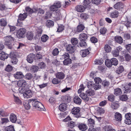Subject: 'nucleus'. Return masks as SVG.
I'll return each instance as SVG.
<instances>
[{
  "label": "nucleus",
  "instance_id": "1",
  "mask_svg": "<svg viewBox=\"0 0 131 131\" xmlns=\"http://www.w3.org/2000/svg\"><path fill=\"white\" fill-rule=\"evenodd\" d=\"M5 41L4 44L6 45L8 48L12 49L13 44L12 43L14 41V38L11 36L5 37L4 38Z\"/></svg>",
  "mask_w": 131,
  "mask_h": 131
},
{
  "label": "nucleus",
  "instance_id": "2",
  "mask_svg": "<svg viewBox=\"0 0 131 131\" xmlns=\"http://www.w3.org/2000/svg\"><path fill=\"white\" fill-rule=\"evenodd\" d=\"M32 104V106L35 107L38 110L40 111H45L46 110L42 104L40 102L38 101H36V100H33Z\"/></svg>",
  "mask_w": 131,
  "mask_h": 131
},
{
  "label": "nucleus",
  "instance_id": "3",
  "mask_svg": "<svg viewBox=\"0 0 131 131\" xmlns=\"http://www.w3.org/2000/svg\"><path fill=\"white\" fill-rule=\"evenodd\" d=\"M80 108L78 107H74L71 110V112L75 117L79 118L81 116L80 113Z\"/></svg>",
  "mask_w": 131,
  "mask_h": 131
},
{
  "label": "nucleus",
  "instance_id": "4",
  "mask_svg": "<svg viewBox=\"0 0 131 131\" xmlns=\"http://www.w3.org/2000/svg\"><path fill=\"white\" fill-rule=\"evenodd\" d=\"M67 51L69 53H72L74 52L75 50V47L73 45L69 44L67 45L66 47Z\"/></svg>",
  "mask_w": 131,
  "mask_h": 131
},
{
  "label": "nucleus",
  "instance_id": "5",
  "mask_svg": "<svg viewBox=\"0 0 131 131\" xmlns=\"http://www.w3.org/2000/svg\"><path fill=\"white\" fill-rule=\"evenodd\" d=\"M26 32V30L24 28L19 29L17 32L16 35L17 37L18 38H23Z\"/></svg>",
  "mask_w": 131,
  "mask_h": 131
},
{
  "label": "nucleus",
  "instance_id": "6",
  "mask_svg": "<svg viewBox=\"0 0 131 131\" xmlns=\"http://www.w3.org/2000/svg\"><path fill=\"white\" fill-rule=\"evenodd\" d=\"M126 119L125 121V123L128 125L131 124V113H128L125 115Z\"/></svg>",
  "mask_w": 131,
  "mask_h": 131
},
{
  "label": "nucleus",
  "instance_id": "7",
  "mask_svg": "<svg viewBox=\"0 0 131 131\" xmlns=\"http://www.w3.org/2000/svg\"><path fill=\"white\" fill-rule=\"evenodd\" d=\"M35 57V54L32 53H30L27 56V60L28 62L32 63Z\"/></svg>",
  "mask_w": 131,
  "mask_h": 131
},
{
  "label": "nucleus",
  "instance_id": "8",
  "mask_svg": "<svg viewBox=\"0 0 131 131\" xmlns=\"http://www.w3.org/2000/svg\"><path fill=\"white\" fill-rule=\"evenodd\" d=\"M14 76L16 79H21L24 77V76L23 73L20 71L17 72L14 74Z\"/></svg>",
  "mask_w": 131,
  "mask_h": 131
},
{
  "label": "nucleus",
  "instance_id": "9",
  "mask_svg": "<svg viewBox=\"0 0 131 131\" xmlns=\"http://www.w3.org/2000/svg\"><path fill=\"white\" fill-rule=\"evenodd\" d=\"M32 92L30 90L26 91L23 94L24 97L27 98H30L32 96Z\"/></svg>",
  "mask_w": 131,
  "mask_h": 131
},
{
  "label": "nucleus",
  "instance_id": "10",
  "mask_svg": "<svg viewBox=\"0 0 131 131\" xmlns=\"http://www.w3.org/2000/svg\"><path fill=\"white\" fill-rule=\"evenodd\" d=\"M32 99H29L27 101H25L24 102L23 105L26 110H28L30 108V106L29 103H32Z\"/></svg>",
  "mask_w": 131,
  "mask_h": 131
},
{
  "label": "nucleus",
  "instance_id": "11",
  "mask_svg": "<svg viewBox=\"0 0 131 131\" xmlns=\"http://www.w3.org/2000/svg\"><path fill=\"white\" fill-rule=\"evenodd\" d=\"M122 48L121 47H118L114 50L112 51V53L114 57H117L119 56V50H122Z\"/></svg>",
  "mask_w": 131,
  "mask_h": 131
},
{
  "label": "nucleus",
  "instance_id": "12",
  "mask_svg": "<svg viewBox=\"0 0 131 131\" xmlns=\"http://www.w3.org/2000/svg\"><path fill=\"white\" fill-rule=\"evenodd\" d=\"M27 16V14L26 13H24L23 14H20L17 20L18 24L19 23L20 20H23Z\"/></svg>",
  "mask_w": 131,
  "mask_h": 131
},
{
  "label": "nucleus",
  "instance_id": "13",
  "mask_svg": "<svg viewBox=\"0 0 131 131\" xmlns=\"http://www.w3.org/2000/svg\"><path fill=\"white\" fill-rule=\"evenodd\" d=\"M114 119L116 121L120 122L122 118V116L121 114L118 112L115 113Z\"/></svg>",
  "mask_w": 131,
  "mask_h": 131
},
{
  "label": "nucleus",
  "instance_id": "14",
  "mask_svg": "<svg viewBox=\"0 0 131 131\" xmlns=\"http://www.w3.org/2000/svg\"><path fill=\"white\" fill-rule=\"evenodd\" d=\"M26 81L24 80L18 81L17 83V85L19 87H25L26 85Z\"/></svg>",
  "mask_w": 131,
  "mask_h": 131
},
{
  "label": "nucleus",
  "instance_id": "15",
  "mask_svg": "<svg viewBox=\"0 0 131 131\" xmlns=\"http://www.w3.org/2000/svg\"><path fill=\"white\" fill-rule=\"evenodd\" d=\"M56 76L57 78L60 80L63 79L65 77L64 74L61 72L57 73L56 74Z\"/></svg>",
  "mask_w": 131,
  "mask_h": 131
},
{
  "label": "nucleus",
  "instance_id": "16",
  "mask_svg": "<svg viewBox=\"0 0 131 131\" xmlns=\"http://www.w3.org/2000/svg\"><path fill=\"white\" fill-rule=\"evenodd\" d=\"M78 127L80 130L82 131H85L88 128L86 124L82 123L79 124Z\"/></svg>",
  "mask_w": 131,
  "mask_h": 131
},
{
  "label": "nucleus",
  "instance_id": "17",
  "mask_svg": "<svg viewBox=\"0 0 131 131\" xmlns=\"http://www.w3.org/2000/svg\"><path fill=\"white\" fill-rule=\"evenodd\" d=\"M9 120L13 123H15L17 120L16 115L13 113H11L9 116Z\"/></svg>",
  "mask_w": 131,
  "mask_h": 131
},
{
  "label": "nucleus",
  "instance_id": "18",
  "mask_svg": "<svg viewBox=\"0 0 131 131\" xmlns=\"http://www.w3.org/2000/svg\"><path fill=\"white\" fill-rule=\"evenodd\" d=\"M75 8L77 11L78 12H82L84 11L86 9V7L83 5H79L75 7Z\"/></svg>",
  "mask_w": 131,
  "mask_h": 131
},
{
  "label": "nucleus",
  "instance_id": "19",
  "mask_svg": "<svg viewBox=\"0 0 131 131\" xmlns=\"http://www.w3.org/2000/svg\"><path fill=\"white\" fill-rule=\"evenodd\" d=\"M71 97L67 96H63L62 98V101L63 102L67 104L71 101Z\"/></svg>",
  "mask_w": 131,
  "mask_h": 131
},
{
  "label": "nucleus",
  "instance_id": "20",
  "mask_svg": "<svg viewBox=\"0 0 131 131\" xmlns=\"http://www.w3.org/2000/svg\"><path fill=\"white\" fill-rule=\"evenodd\" d=\"M87 38L88 36L86 34L84 33H81L80 35L79 38L80 40L86 41Z\"/></svg>",
  "mask_w": 131,
  "mask_h": 131
},
{
  "label": "nucleus",
  "instance_id": "21",
  "mask_svg": "<svg viewBox=\"0 0 131 131\" xmlns=\"http://www.w3.org/2000/svg\"><path fill=\"white\" fill-rule=\"evenodd\" d=\"M67 106L66 103H63L60 104L59 107V110L61 111H64L67 110Z\"/></svg>",
  "mask_w": 131,
  "mask_h": 131
},
{
  "label": "nucleus",
  "instance_id": "22",
  "mask_svg": "<svg viewBox=\"0 0 131 131\" xmlns=\"http://www.w3.org/2000/svg\"><path fill=\"white\" fill-rule=\"evenodd\" d=\"M73 101L74 103L78 105H80L82 102L81 99L78 96H75L74 97Z\"/></svg>",
  "mask_w": 131,
  "mask_h": 131
},
{
  "label": "nucleus",
  "instance_id": "23",
  "mask_svg": "<svg viewBox=\"0 0 131 131\" xmlns=\"http://www.w3.org/2000/svg\"><path fill=\"white\" fill-rule=\"evenodd\" d=\"M119 13L116 10H114L111 12L110 14V17L112 18H117L119 15Z\"/></svg>",
  "mask_w": 131,
  "mask_h": 131
},
{
  "label": "nucleus",
  "instance_id": "24",
  "mask_svg": "<svg viewBox=\"0 0 131 131\" xmlns=\"http://www.w3.org/2000/svg\"><path fill=\"white\" fill-rule=\"evenodd\" d=\"M89 52L88 49L82 50L81 51L80 54L83 57H85L87 55L89 54Z\"/></svg>",
  "mask_w": 131,
  "mask_h": 131
},
{
  "label": "nucleus",
  "instance_id": "25",
  "mask_svg": "<svg viewBox=\"0 0 131 131\" xmlns=\"http://www.w3.org/2000/svg\"><path fill=\"white\" fill-rule=\"evenodd\" d=\"M87 96L86 94H85L83 93H81L79 95L85 101H87L89 100V98Z\"/></svg>",
  "mask_w": 131,
  "mask_h": 131
},
{
  "label": "nucleus",
  "instance_id": "26",
  "mask_svg": "<svg viewBox=\"0 0 131 131\" xmlns=\"http://www.w3.org/2000/svg\"><path fill=\"white\" fill-rule=\"evenodd\" d=\"M114 8L116 9H120L123 7V5L122 3L118 2L114 6Z\"/></svg>",
  "mask_w": 131,
  "mask_h": 131
},
{
  "label": "nucleus",
  "instance_id": "27",
  "mask_svg": "<svg viewBox=\"0 0 131 131\" xmlns=\"http://www.w3.org/2000/svg\"><path fill=\"white\" fill-rule=\"evenodd\" d=\"M8 57V55L5 53L4 52H2L0 53V58L1 60H4Z\"/></svg>",
  "mask_w": 131,
  "mask_h": 131
},
{
  "label": "nucleus",
  "instance_id": "28",
  "mask_svg": "<svg viewBox=\"0 0 131 131\" xmlns=\"http://www.w3.org/2000/svg\"><path fill=\"white\" fill-rule=\"evenodd\" d=\"M63 63L64 65H69L72 63V60L70 58L65 59L63 61Z\"/></svg>",
  "mask_w": 131,
  "mask_h": 131
},
{
  "label": "nucleus",
  "instance_id": "29",
  "mask_svg": "<svg viewBox=\"0 0 131 131\" xmlns=\"http://www.w3.org/2000/svg\"><path fill=\"white\" fill-rule=\"evenodd\" d=\"M85 28L84 26L82 24H80L77 27V31L78 32H81Z\"/></svg>",
  "mask_w": 131,
  "mask_h": 131
},
{
  "label": "nucleus",
  "instance_id": "30",
  "mask_svg": "<svg viewBox=\"0 0 131 131\" xmlns=\"http://www.w3.org/2000/svg\"><path fill=\"white\" fill-rule=\"evenodd\" d=\"M46 25L47 27L49 28L53 26L54 22L51 20H48L46 21Z\"/></svg>",
  "mask_w": 131,
  "mask_h": 131
},
{
  "label": "nucleus",
  "instance_id": "31",
  "mask_svg": "<svg viewBox=\"0 0 131 131\" xmlns=\"http://www.w3.org/2000/svg\"><path fill=\"white\" fill-rule=\"evenodd\" d=\"M26 12L29 13V14H31L35 12L37 10L35 9H31L29 7H27L26 8Z\"/></svg>",
  "mask_w": 131,
  "mask_h": 131
},
{
  "label": "nucleus",
  "instance_id": "32",
  "mask_svg": "<svg viewBox=\"0 0 131 131\" xmlns=\"http://www.w3.org/2000/svg\"><path fill=\"white\" fill-rule=\"evenodd\" d=\"M26 37L29 40H32L33 37V34L32 32H28L27 33Z\"/></svg>",
  "mask_w": 131,
  "mask_h": 131
},
{
  "label": "nucleus",
  "instance_id": "33",
  "mask_svg": "<svg viewBox=\"0 0 131 131\" xmlns=\"http://www.w3.org/2000/svg\"><path fill=\"white\" fill-rule=\"evenodd\" d=\"M55 15V17L56 18L57 20H59L61 17V13H60V12L59 10L56 11Z\"/></svg>",
  "mask_w": 131,
  "mask_h": 131
},
{
  "label": "nucleus",
  "instance_id": "34",
  "mask_svg": "<svg viewBox=\"0 0 131 131\" xmlns=\"http://www.w3.org/2000/svg\"><path fill=\"white\" fill-rule=\"evenodd\" d=\"M86 93L88 96H93L95 94L94 91L91 89L87 90L86 91Z\"/></svg>",
  "mask_w": 131,
  "mask_h": 131
},
{
  "label": "nucleus",
  "instance_id": "35",
  "mask_svg": "<svg viewBox=\"0 0 131 131\" xmlns=\"http://www.w3.org/2000/svg\"><path fill=\"white\" fill-rule=\"evenodd\" d=\"M105 64L108 67H111L112 65L111 59V60L107 59L105 61Z\"/></svg>",
  "mask_w": 131,
  "mask_h": 131
},
{
  "label": "nucleus",
  "instance_id": "36",
  "mask_svg": "<svg viewBox=\"0 0 131 131\" xmlns=\"http://www.w3.org/2000/svg\"><path fill=\"white\" fill-rule=\"evenodd\" d=\"M115 41L121 44L123 42V39L120 36H116L115 37Z\"/></svg>",
  "mask_w": 131,
  "mask_h": 131
},
{
  "label": "nucleus",
  "instance_id": "37",
  "mask_svg": "<svg viewBox=\"0 0 131 131\" xmlns=\"http://www.w3.org/2000/svg\"><path fill=\"white\" fill-rule=\"evenodd\" d=\"M122 93L121 90L120 88H118L114 89V94L116 95H119Z\"/></svg>",
  "mask_w": 131,
  "mask_h": 131
},
{
  "label": "nucleus",
  "instance_id": "38",
  "mask_svg": "<svg viewBox=\"0 0 131 131\" xmlns=\"http://www.w3.org/2000/svg\"><path fill=\"white\" fill-rule=\"evenodd\" d=\"M11 58V61L13 64H16L18 61L17 58L14 56H10Z\"/></svg>",
  "mask_w": 131,
  "mask_h": 131
},
{
  "label": "nucleus",
  "instance_id": "39",
  "mask_svg": "<svg viewBox=\"0 0 131 131\" xmlns=\"http://www.w3.org/2000/svg\"><path fill=\"white\" fill-rule=\"evenodd\" d=\"M80 17L82 19H86L88 17L89 15L86 13H83L80 15Z\"/></svg>",
  "mask_w": 131,
  "mask_h": 131
},
{
  "label": "nucleus",
  "instance_id": "40",
  "mask_svg": "<svg viewBox=\"0 0 131 131\" xmlns=\"http://www.w3.org/2000/svg\"><path fill=\"white\" fill-rule=\"evenodd\" d=\"M88 124L90 126H94L95 124L94 120L90 118L88 120Z\"/></svg>",
  "mask_w": 131,
  "mask_h": 131
},
{
  "label": "nucleus",
  "instance_id": "41",
  "mask_svg": "<svg viewBox=\"0 0 131 131\" xmlns=\"http://www.w3.org/2000/svg\"><path fill=\"white\" fill-rule=\"evenodd\" d=\"M124 70V69L122 66H120L117 69L116 71V73L119 74L121 73Z\"/></svg>",
  "mask_w": 131,
  "mask_h": 131
},
{
  "label": "nucleus",
  "instance_id": "42",
  "mask_svg": "<svg viewBox=\"0 0 131 131\" xmlns=\"http://www.w3.org/2000/svg\"><path fill=\"white\" fill-rule=\"evenodd\" d=\"M49 37L46 35H43L41 38V40L43 42H46L48 39Z\"/></svg>",
  "mask_w": 131,
  "mask_h": 131
},
{
  "label": "nucleus",
  "instance_id": "43",
  "mask_svg": "<svg viewBox=\"0 0 131 131\" xmlns=\"http://www.w3.org/2000/svg\"><path fill=\"white\" fill-rule=\"evenodd\" d=\"M7 24V23L6 20L3 18L0 19V25L2 26L5 27Z\"/></svg>",
  "mask_w": 131,
  "mask_h": 131
},
{
  "label": "nucleus",
  "instance_id": "44",
  "mask_svg": "<svg viewBox=\"0 0 131 131\" xmlns=\"http://www.w3.org/2000/svg\"><path fill=\"white\" fill-rule=\"evenodd\" d=\"M119 98L121 100L126 101L127 100L128 97L127 95H122L119 96Z\"/></svg>",
  "mask_w": 131,
  "mask_h": 131
},
{
  "label": "nucleus",
  "instance_id": "45",
  "mask_svg": "<svg viewBox=\"0 0 131 131\" xmlns=\"http://www.w3.org/2000/svg\"><path fill=\"white\" fill-rule=\"evenodd\" d=\"M32 75L31 73H27L24 76L26 80H30L32 78Z\"/></svg>",
  "mask_w": 131,
  "mask_h": 131
},
{
  "label": "nucleus",
  "instance_id": "46",
  "mask_svg": "<svg viewBox=\"0 0 131 131\" xmlns=\"http://www.w3.org/2000/svg\"><path fill=\"white\" fill-rule=\"evenodd\" d=\"M105 130L107 131H116L114 129L110 126L106 125L105 127Z\"/></svg>",
  "mask_w": 131,
  "mask_h": 131
},
{
  "label": "nucleus",
  "instance_id": "47",
  "mask_svg": "<svg viewBox=\"0 0 131 131\" xmlns=\"http://www.w3.org/2000/svg\"><path fill=\"white\" fill-rule=\"evenodd\" d=\"M71 42L72 44V45L74 46L77 44L78 42V40L76 38H73L71 39Z\"/></svg>",
  "mask_w": 131,
  "mask_h": 131
},
{
  "label": "nucleus",
  "instance_id": "48",
  "mask_svg": "<svg viewBox=\"0 0 131 131\" xmlns=\"http://www.w3.org/2000/svg\"><path fill=\"white\" fill-rule=\"evenodd\" d=\"M42 30L41 28H38L37 29L36 32V36L37 37H39L41 34Z\"/></svg>",
  "mask_w": 131,
  "mask_h": 131
},
{
  "label": "nucleus",
  "instance_id": "49",
  "mask_svg": "<svg viewBox=\"0 0 131 131\" xmlns=\"http://www.w3.org/2000/svg\"><path fill=\"white\" fill-rule=\"evenodd\" d=\"M5 130V131H15L14 127L12 126L6 127Z\"/></svg>",
  "mask_w": 131,
  "mask_h": 131
},
{
  "label": "nucleus",
  "instance_id": "50",
  "mask_svg": "<svg viewBox=\"0 0 131 131\" xmlns=\"http://www.w3.org/2000/svg\"><path fill=\"white\" fill-rule=\"evenodd\" d=\"M92 2V0H84L83 2V5L85 6L89 5Z\"/></svg>",
  "mask_w": 131,
  "mask_h": 131
},
{
  "label": "nucleus",
  "instance_id": "51",
  "mask_svg": "<svg viewBox=\"0 0 131 131\" xmlns=\"http://www.w3.org/2000/svg\"><path fill=\"white\" fill-rule=\"evenodd\" d=\"M112 65L115 66H117L118 64V61L115 58H113L111 59Z\"/></svg>",
  "mask_w": 131,
  "mask_h": 131
},
{
  "label": "nucleus",
  "instance_id": "52",
  "mask_svg": "<svg viewBox=\"0 0 131 131\" xmlns=\"http://www.w3.org/2000/svg\"><path fill=\"white\" fill-rule=\"evenodd\" d=\"M101 88V85L99 84L95 83L93 84V88L96 90Z\"/></svg>",
  "mask_w": 131,
  "mask_h": 131
},
{
  "label": "nucleus",
  "instance_id": "53",
  "mask_svg": "<svg viewBox=\"0 0 131 131\" xmlns=\"http://www.w3.org/2000/svg\"><path fill=\"white\" fill-rule=\"evenodd\" d=\"M104 49L105 51L107 52H110L111 50V48L110 46L107 45H105Z\"/></svg>",
  "mask_w": 131,
  "mask_h": 131
},
{
  "label": "nucleus",
  "instance_id": "54",
  "mask_svg": "<svg viewBox=\"0 0 131 131\" xmlns=\"http://www.w3.org/2000/svg\"><path fill=\"white\" fill-rule=\"evenodd\" d=\"M115 99V96L113 94L109 95L108 97V100L111 102H112L114 101Z\"/></svg>",
  "mask_w": 131,
  "mask_h": 131
},
{
  "label": "nucleus",
  "instance_id": "55",
  "mask_svg": "<svg viewBox=\"0 0 131 131\" xmlns=\"http://www.w3.org/2000/svg\"><path fill=\"white\" fill-rule=\"evenodd\" d=\"M86 41L80 40V45L81 47H85L86 45V43L85 41Z\"/></svg>",
  "mask_w": 131,
  "mask_h": 131
},
{
  "label": "nucleus",
  "instance_id": "56",
  "mask_svg": "<svg viewBox=\"0 0 131 131\" xmlns=\"http://www.w3.org/2000/svg\"><path fill=\"white\" fill-rule=\"evenodd\" d=\"M61 58L64 59H69L70 58V56L68 53H65L61 56Z\"/></svg>",
  "mask_w": 131,
  "mask_h": 131
},
{
  "label": "nucleus",
  "instance_id": "57",
  "mask_svg": "<svg viewBox=\"0 0 131 131\" xmlns=\"http://www.w3.org/2000/svg\"><path fill=\"white\" fill-rule=\"evenodd\" d=\"M103 62V60L102 59H96L95 61V64H96L100 65L102 64Z\"/></svg>",
  "mask_w": 131,
  "mask_h": 131
},
{
  "label": "nucleus",
  "instance_id": "58",
  "mask_svg": "<svg viewBox=\"0 0 131 131\" xmlns=\"http://www.w3.org/2000/svg\"><path fill=\"white\" fill-rule=\"evenodd\" d=\"M39 67L37 66H34L32 67L31 70L34 72H37L38 70Z\"/></svg>",
  "mask_w": 131,
  "mask_h": 131
},
{
  "label": "nucleus",
  "instance_id": "59",
  "mask_svg": "<svg viewBox=\"0 0 131 131\" xmlns=\"http://www.w3.org/2000/svg\"><path fill=\"white\" fill-rule=\"evenodd\" d=\"M123 24L127 28H129L131 26V22L129 21H124Z\"/></svg>",
  "mask_w": 131,
  "mask_h": 131
},
{
  "label": "nucleus",
  "instance_id": "60",
  "mask_svg": "<svg viewBox=\"0 0 131 131\" xmlns=\"http://www.w3.org/2000/svg\"><path fill=\"white\" fill-rule=\"evenodd\" d=\"M14 101L17 104H20L21 103V100L19 98L16 97H15L14 98Z\"/></svg>",
  "mask_w": 131,
  "mask_h": 131
},
{
  "label": "nucleus",
  "instance_id": "61",
  "mask_svg": "<svg viewBox=\"0 0 131 131\" xmlns=\"http://www.w3.org/2000/svg\"><path fill=\"white\" fill-rule=\"evenodd\" d=\"M107 31V29L103 27L101 28L100 30V32L102 34H105Z\"/></svg>",
  "mask_w": 131,
  "mask_h": 131
},
{
  "label": "nucleus",
  "instance_id": "62",
  "mask_svg": "<svg viewBox=\"0 0 131 131\" xmlns=\"http://www.w3.org/2000/svg\"><path fill=\"white\" fill-rule=\"evenodd\" d=\"M13 69L12 67L10 65H8L6 67L5 70L8 72L11 71Z\"/></svg>",
  "mask_w": 131,
  "mask_h": 131
},
{
  "label": "nucleus",
  "instance_id": "63",
  "mask_svg": "<svg viewBox=\"0 0 131 131\" xmlns=\"http://www.w3.org/2000/svg\"><path fill=\"white\" fill-rule=\"evenodd\" d=\"M109 82L106 80H104L102 83V85L105 87H108L109 86Z\"/></svg>",
  "mask_w": 131,
  "mask_h": 131
},
{
  "label": "nucleus",
  "instance_id": "64",
  "mask_svg": "<svg viewBox=\"0 0 131 131\" xmlns=\"http://www.w3.org/2000/svg\"><path fill=\"white\" fill-rule=\"evenodd\" d=\"M94 81L95 82V83L99 84L100 83H101L102 82L101 79L99 77L95 78L94 79Z\"/></svg>",
  "mask_w": 131,
  "mask_h": 131
}]
</instances>
